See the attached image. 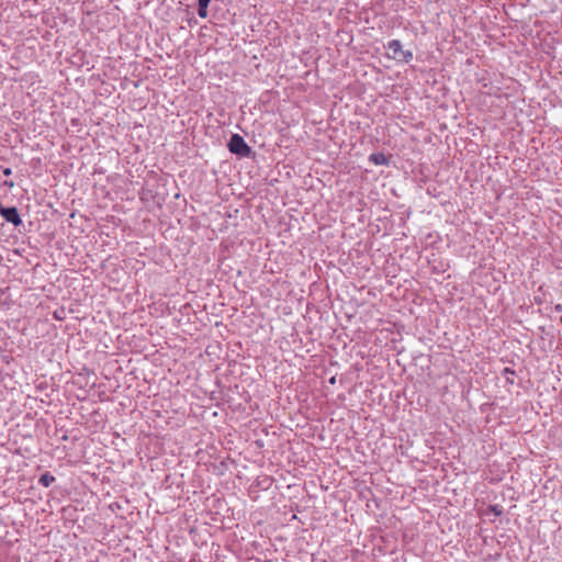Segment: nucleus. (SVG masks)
<instances>
[{
	"label": "nucleus",
	"instance_id": "9b49d317",
	"mask_svg": "<svg viewBox=\"0 0 562 562\" xmlns=\"http://www.w3.org/2000/svg\"><path fill=\"white\" fill-rule=\"evenodd\" d=\"M554 310L557 312H561L562 311V305L561 304L555 305Z\"/></svg>",
	"mask_w": 562,
	"mask_h": 562
},
{
	"label": "nucleus",
	"instance_id": "9d476101",
	"mask_svg": "<svg viewBox=\"0 0 562 562\" xmlns=\"http://www.w3.org/2000/svg\"><path fill=\"white\" fill-rule=\"evenodd\" d=\"M2 173L4 176H10L11 175V169L10 168H2Z\"/></svg>",
	"mask_w": 562,
	"mask_h": 562
},
{
	"label": "nucleus",
	"instance_id": "0eeeda50",
	"mask_svg": "<svg viewBox=\"0 0 562 562\" xmlns=\"http://www.w3.org/2000/svg\"><path fill=\"white\" fill-rule=\"evenodd\" d=\"M198 13L201 18H206L207 16V8L199 7Z\"/></svg>",
	"mask_w": 562,
	"mask_h": 562
},
{
	"label": "nucleus",
	"instance_id": "423d86ee",
	"mask_svg": "<svg viewBox=\"0 0 562 562\" xmlns=\"http://www.w3.org/2000/svg\"><path fill=\"white\" fill-rule=\"evenodd\" d=\"M42 291L45 293L47 297H50L57 292V289L54 284L49 283L48 285H43Z\"/></svg>",
	"mask_w": 562,
	"mask_h": 562
},
{
	"label": "nucleus",
	"instance_id": "1a4fd4ad",
	"mask_svg": "<svg viewBox=\"0 0 562 562\" xmlns=\"http://www.w3.org/2000/svg\"><path fill=\"white\" fill-rule=\"evenodd\" d=\"M211 1L212 0H199V7L207 8Z\"/></svg>",
	"mask_w": 562,
	"mask_h": 562
},
{
	"label": "nucleus",
	"instance_id": "f03ea898",
	"mask_svg": "<svg viewBox=\"0 0 562 562\" xmlns=\"http://www.w3.org/2000/svg\"><path fill=\"white\" fill-rule=\"evenodd\" d=\"M227 146L232 154L238 155L240 157H249L251 155L250 146L239 134H233Z\"/></svg>",
	"mask_w": 562,
	"mask_h": 562
},
{
	"label": "nucleus",
	"instance_id": "f257e3e1",
	"mask_svg": "<svg viewBox=\"0 0 562 562\" xmlns=\"http://www.w3.org/2000/svg\"><path fill=\"white\" fill-rule=\"evenodd\" d=\"M386 55L398 63H409L413 59L411 50L403 49L400 41L393 40L387 44Z\"/></svg>",
	"mask_w": 562,
	"mask_h": 562
},
{
	"label": "nucleus",
	"instance_id": "20e7f679",
	"mask_svg": "<svg viewBox=\"0 0 562 562\" xmlns=\"http://www.w3.org/2000/svg\"><path fill=\"white\" fill-rule=\"evenodd\" d=\"M369 161L376 166H387L390 164V159L383 153L371 154Z\"/></svg>",
	"mask_w": 562,
	"mask_h": 562
},
{
	"label": "nucleus",
	"instance_id": "6e6552de",
	"mask_svg": "<svg viewBox=\"0 0 562 562\" xmlns=\"http://www.w3.org/2000/svg\"><path fill=\"white\" fill-rule=\"evenodd\" d=\"M491 510L496 515L499 516L502 514V509L498 508L497 505L491 506Z\"/></svg>",
	"mask_w": 562,
	"mask_h": 562
},
{
	"label": "nucleus",
	"instance_id": "39448f33",
	"mask_svg": "<svg viewBox=\"0 0 562 562\" xmlns=\"http://www.w3.org/2000/svg\"><path fill=\"white\" fill-rule=\"evenodd\" d=\"M38 482L44 485L45 487H48L53 482H55V476H53L50 473L46 472L41 475L38 479Z\"/></svg>",
	"mask_w": 562,
	"mask_h": 562
},
{
	"label": "nucleus",
	"instance_id": "f8f14e48",
	"mask_svg": "<svg viewBox=\"0 0 562 562\" xmlns=\"http://www.w3.org/2000/svg\"><path fill=\"white\" fill-rule=\"evenodd\" d=\"M4 184L9 186V187H12L13 186V182L12 181H4Z\"/></svg>",
	"mask_w": 562,
	"mask_h": 562
},
{
	"label": "nucleus",
	"instance_id": "7ed1b4c3",
	"mask_svg": "<svg viewBox=\"0 0 562 562\" xmlns=\"http://www.w3.org/2000/svg\"><path fill=\"white\" fill-rule=\"evenodd\" d=\"M0 212L7 222H10V223L14 224L15 226L21 223L20 215L15 207H2L0 205Z\"/></svg>",
	"mask_w": 562,
	"mask_h": 562
}]
</instances>
